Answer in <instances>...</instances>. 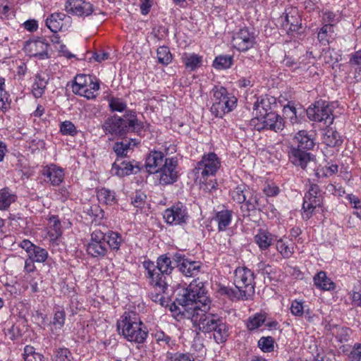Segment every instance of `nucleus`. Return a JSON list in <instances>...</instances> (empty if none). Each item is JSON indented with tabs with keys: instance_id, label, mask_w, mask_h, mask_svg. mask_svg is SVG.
I'll return each instance as SVG.
<instances>
[{
	"instance_id": "nucleus-61",
	"label": "nucleus",
	"mask_w": 361,
	"mask_h": 361,
	"mask_svg": "<svg viewBox=\"0 0 361 361\" xmlns=\"http://www.w3.org/2000/svg\"><path fill=\"white\" fill-rule=\"evenodd\" d=\"M49 224H51V228L54 231V234H52V235H55L56 237L60 236L62 233V231L61 224L59 217L57 216L52 215L49 217Z\"/></svg>"
},
{
	"instance_id": "nucleus-39",
	"label": "nucleus",
	"mask_w": 361,
	"mask_h": 361,
	"mask_svg": "<svg viewBox=\"0 0 361 361\" xmlns=\"http://www.w3.org/2000/svg\"><path fill=\"white\" fill-rule=\"evenodd\" d=\"M97 197L101 203L106 205H114L117 202L115 192L106 188H102L97 191Z\"/></svg>"
},
{
	"instance_id": "nucleus-43",
	"label": "nucleus",
	"mask_w": 361,
	"mask_h": 361,
	"mask_svg": "<svg viewBox=\"0 0 361 361\" xmlns=\"http://www.w3.org/2000/svg\"><path fill=\"white\" fill-rule=\"evenodd\" d=\"M233 58L230 55L217 56L213 61V67L218 70L227 69L231 67Z\"/></svg>"
},
{
	"instance_id": "nucleus-36",
	"label": "nucleus",
	"mask_w": 361,
	"mask_h": 361,
	"mask_svg": "<svg viewBox=\"0 0 361 361\" xmlns=\"http://www.w3.org/2000/svg\"><path fill=\"white\" fill-rule=\"evenodd\" d=\"M266 322L264 313H256L247 318L245 326L249 331H253L261 327Z\"/></svg>"
},
{
	"instance_id": "nucleus-60",
	"label": "nucleus",
	"mask_w": 361,
	"mask_h": 361,
	"mask_svg": "<svg viewBox=\"0 0 361 361\" xmlns=\"http://www.w3.org/2000/svg\"><path fill=\"white\" fill-rule=\"evenodd\" d=\"M106 233L100 230H94L90 235V240L88 243L106 244Z\"/></svg>"
},
{
	"instance_id": "nucleus-29",
	"label": "nucleus",
	"mask_w": 361,
	"mask_h": 361,
	"mask_svg": "<svg viewBox=\"0 0 361 361\" xmlns=\"http://www.w3.org/2000/svg\"><path fill=\"white\" fill-rule=\"evenodd\" d=\"M314 283L323 290H333L336 288L335 283L328 278L325 271H321L314 276Z\"/></svg>"
},
{
	"instance_id": "nucleus-16",
	"label": "nucleus",
	"mask_w": 361,
	"mask_h": 361,
	"mask_svg": "<svg viewBox=\"0 0 361 361\" xmlns=\"http://www.w3.org/2000/svg\"><path fill=\"white\" fill-rule=\"evenodd\" d=\"M19 247L23 249L27 254L28 258L37 263H44L48 258V252L30 240L25 239L20 242Z\"/></svg>"
},
{
	"instance_id": "nucleus-22",
	"label": "nucleus",
	"mask_w": 361,
	"mask_h": 361,
	"mask_svg": "<svg viewBox=\"0 0 361 361\" xmlns=\"http://www.w3.org/2000/svg\"><path fill=\"white\" fill-rule=\"evenodd\" d=\"M42 175L45 178V182L49 183L54 186L59 185L64 178L63 169L55 164H50L44 167Z\"/></svg>"
},
{
	"instance_id": "nucleus-23",
	"label": "nucleus",
	"mask_w": 361,
	"mask_h": 361,
	"mask_svg": "<svg viewBox=\"0 0 361 361\" xmlns=\"http://www.w3.org/2000/svg\"><path fill=\"white\" fill-rule=\"evenodd\" d=\"M288 157L294 165L300 166L302 169H305L307 164L312 160L310 153L296 147H290Z\"/></svg>"
},
{
	"instance_id": "nucleus-31",
	"label": "nucleus",
	"mask_w": 361,
	"mask_h": 361,
	"mask_svg": "<svg viewBox=\"0 0 361 361\" xmlns=\"http://www.w3.org/2000/svg\"><path fill=\"white\" fill-rule=\"evenodd\" d=\"M17 200L16 195L8 187L0 190V210H7Z\"/></svg>"
},
{
	"instance_id": "nucleus-50",
	"label": "nucleus",
	"mask_w": 361,
	"mask_h": 361,
	"mask_svg": "<svg viewBox=\"0 0 361 361\" xmlns=\"http://www.w3.org/2000/svg\"><path fill=\"white\" fill-rule=\"evenodd\" d=\"M276 249L283 257V258H289L294 252L293 246H290L282 238L279 239L276 243Z\"/></svg>"
},
{
	"instance_id": "nucleus-58",
	"label": "nucleus",
	"mask_w": 361,
	"mask_h": 361,
	"mask_svg": "<svg viewBox=\"0 0 361 361\" xmlns=\"http://www.w3.org/2000/svg\"><path fill=\"white\" fill-rule=\"evenodd\" d=\"M348 358L350 361H361V343H355L352 346Z\"/></svg>"
},
{
	"instance_id": "nucleus-59",
	"label": "nucleus",
	"mask_w": 361,
	"mask_h": 361,
	"mask_svg": "<svg viewBox=\"0 0 361 361\" xmlns=\"http://www.w3.org/2000/svg\"><path fill=\"white\" fill-rule=\"evenodd\" d=\"M305 307L302 302L295 300L291 303L290 312L294 316L302 317L305 312Z\"/></svg>"
},
{
	"instance_id": "nucleus-9",
	"label": "nucleus",
	"mask_w": 361,
	"mask_h": 361,
	"mask_svg": "<svg viewBox=\"0 0 361 361\" xmlns=\"http://www.w3.org/2000/svg\"><path fill=\"white\" fill-rule=\"evenodd\" d=\"M322 196L319 187L317 184H311L309 190L305 193L302 204V219H310L317 207H321Z\"/></svg>"
},
{
	"instance_id": "nucleus-62",
	"label": "nucleus",
	"mask_w": 361,
	"mask_h": 361,
	"mask_svg": "<svg viewBox=\"0 0 361 361\" xmlns=\"http://www.w3.org/2000/svg\"><path fill=\"white\" fill-rule=\"evenodd\" d=\"M5 336L8 339L15 341L20 336V329L12 324L9 328L5 329Z\"/></svg>"
},
{
	"instance_id": "nucleus-8",
	"label": "nucleus",
	"mask_w": 361,
	"mask_h": 361,
	"mask_svg": "<svg viewBox=\"0 0 361 361\" xmlns=\"http://www.w3.org/2000/svg\"><path fill=\"white\" fill-rule=\"evenodd\" d=\"M157 179L161 185H167L177 181L179 172L178 160L175 157L165 159L164 164L155 172Z\"/></svg>"
},
{
	"instance_id": "nucleus-56",
	"label": "nucleus",
	"mask_w": 361,
	"mask_h": 361,
	"mask_svg": "<svg viewBox=\"0 0 361 361\" xmlns=\"http://www.w3.org/2000/svg\"><path fill=\"white\" fill-rule=\"evenodd\" d=\"M86 85H87L86 76L84 75H78L72 86L73 92L74 94L80 93V90H82V88H85Z\"/></svg>"
},
{
	"instance_id": "nucleus-14",
	"label": "nucleus",
	"mask_w": 361,
	"mask_h": 361,
	"mask_svg": "<svg viewBox=\"0 0 361 361\" xmlns=\"http://www.w3.org/2000/svg\"><path fill=\"white\" fill-rule=\"evenodd\" d=\"M254 32L247 27L240 29L234 34L232 39L233 47L239 51H246L255 44Z\"/></svg>"
},
{
	"instance_id": "nucleus-20",
	"label": "nucleus",
	"mask_w": 361,
	"mask_h": 361,
	"mask_svg": "<svg viewBox=\"0 0 361 361\" xmlns=\"http://www.w3.org/2000/svg\"><path fill=\"white\" fill-rule=\"evenodd\" d=\"M258 121L262 123V126L257 127L258 130L269 129L277 133L284 128L283 119L274 111H270L269 114L260 117Z\"/></svg>"
},
{
	"instance_id": "nucleus-5",
	"label": "nucleus",
	"mask_w": 361,
	"mask_h": 361,
	"mask_svg": "<svg viewBox=\"0 0 361 361\" xmlns=\"http://www.w3.org/2000/svg\"><path fill=\"white\" fill-rule=\"evenodd\" d=\"M212 105L210 111L216 117L222 118L232 111L237 105V98L222 86H214L212 90Z\"/></svg>"
},
{
	"instance_id": "nucleus-28",
	"label": "nucleus",
	"mask_w": 361,
	"mask_h": 361,
	"mask_svg": "<svg viewBox=\"0 0 361 361\" xmlns=\"http://www.w3.org/2000/svg\"><path fill=\"white\" fill-rule=\"evenodd\" d=\"M254 240L261 250H266L275 240V236L266 230L259 229L255 235Z\"/></svg>"
},
{
	"instance_id": "nucleus-21",
	"label": "nucleus",
	"mask_w": 361,
	"mask_h": 361,
	"mask_svg": "<svg viewBox=\"0 0 361 361\" xmlns=\"http://www.w3.org/2000/svg\"><path fill=\"white\" fill-rule=\"evenodd\" d=\"M276 106V98L269 95L262 96L257 98L254 104V111H255L256 119L269 114L270 111H274V108Z\"/></svg>"
},
{
	"instance_id": "nucleus-44",
	"label": "nucleus",
	"mask_w": 361,
	"mask_h": 361,
	"mask_svg": "<svg viewBox=\"0 0 361 361\" xmlns=\"http://www.w3.org/2000/svg\"><path fill=\"white\" fill-rule=\"evenodd\" d=\"M183 61L186 68L190 69V71H195L201 66L202 58L197 54H192L186 55L183 58Z\"/></svg>"
},
{
	"instance_id": "nucleus-47",
	"label": "nucleus",
	"mask_w": 361,
	"mask_h": 361,
	"mask_svg": "<svg viewBox=\"0 0 361 361\" xmlns=\"http://www.w3.org/2000/svg\"><path fill=\"white\" fill-rule=\"evenodd\" d=\"M72 353L67 348H59L54 352V361H72Z\"/></svg>"
},
{
	"instance_id": "nucleus-30",
	"label": "nucleus",
	"mask_w": 361,
	"mask_h": 361,
	"mask_svg": "<svg viewBox=\"0 0 361 361\" xmlns=\"http://www.w3.org/2000/svg\"><path fill=\"white\" fill-rule=\"evenodd\" d=\"M232 216V211L228 209L221 210L216 214L213 220L217 223L219 231L226 230L231 222Z\"/></svg>"
},
{
	"instance_id": "nucleus-38",
	"label": "nucleus",
	"mask_w": 361,
	"mask_h": 361,
	"mask_svg": "<svg viewBox=\"0 0 361 361\" xmlns=\"http://www.w3.org/2000/svg\"><path fill=\"white\" fill-rule=\"evenodd\" d=\"M154 290L152 291L149 294L150 298L152 300L156 303L159 304L162 307H165L168 305L167 297L165 296L166 291L168 288H163L161 290L157 286L156 284H151Z\"/></svg>"
},
{
	"instance_id": "nucleus-40",
	"label": "nucleus",
	"mask_w": 361,
	"mask_h": 361,
	"mask_svg": "<svg viewBox=\"0 0 361 361\" xmlns=\"http://www.w3.org/2000/svg\"><path fill=\"white\" fill-rule=\"evenodd\" d=\"M86 250L93 257H104L108 252L106 244L102 243H87Z\"/></svg>"
},
{
	"instance_id": "nucleus-45",
	"label": "nucleus",
	"mask_w": 361,
	"mask_h": 361,
	"mask_svg": "<svg viewBox=\"0 0 361 361\" xmlns=\"http://www.w3.org/2000/svg\"><path fill=\"white\" fill-rule=\"evenodd\" d=\"M24 361H44V357L42 354L35 351L34 347L25 345L23 353Z\"/></svg>"
},
{
	"instance_id": "nucleus-27",
	"label": "nucleus",
	"mask_w": 361,
	"mask_h": 361,
	"mask_svg": "<svg viewBox=\"0 0 361 361\" xmlns=\"http://www.w3.org/2000/svg\"><path fill=\"white\" fill-rule=\"evenodd\" d=\"M293 141L296 148L303 150H310L314 146L312 135L309 134L307 130H300L294 137Z\"/></svg>"
},
{
	"instance_id": "nucleus-64",
	"label": "nucleus",
	"mask_w": 361,
	"mask_h": 361,
	"mask_svg": "<svg viewBox=\"0 0 361 361\" xmlns=\"http://www.w3.org/2000/svg\"><path fill=\"white\" fill-rule=\"evenodd\" d=\"M301 63L302 62L298 63L295 59L288 56H286L285 59L283 61V64L286 67H288L291 69H297L301 68Z\"/></svg>"
},
{
	"instance_id": "nucleus-52",
	"label": "nucleus",
	"mask_w": 361,
	"mask_h": 361,
	"mask_svg": "<svg viewBox=\"0 0 361 361\" xmlns=\"http://www.w3.org/2000/svg\"><path fill=\"white\" fill-rule=\"evenodd\" d=\"M154 338L158 343L160 345H161V343L165 344L170 348H173L176 345L175 340H173L169 336L166 335L163 331H157L154 334Z\"/></svg>"
},
{
	"instance_id": "nucleus-34",
	"label": "nucleus",
	"mask_w": 361,
	"mask_h": 361,
	"mask_svg": "<svg viewBox=\"0 0 361 361\" xmlns=\"http://www.w3.org/2000/svg\"><path fill=\"white\" fill-rule=\"evenodd\" d=\"M218 293L221 295L228 297L231 300H247L248 298L243 295V293L239 288H230L225 286H220Z\"/></svg>"
},
{
	"instance_id": "nucleus-18",
	"label": "nucleus",
	"mask_w": 361,
	"mask_h": 361,
	"mask_svg": "<svg viewBox=\"0 0 361 361\" xmlns=\"http://www.w3.org/2000/svg\"><path fill=\"white\" fill-rule=\"evenodd\" d=\"M66 11L78 16L87 17L93 13L94 6L83 0H69L66 4Z\"/></svg>"
},
{
	"instance_id": "nucleus-4",
	"label": "nucleus",
	"mask_w": 361,
	"mask_h": 361,
	"mask_svg": "<svg viewBox=\"0 0 361 361\" xmlns=\"http://www.w3.org/2000/svg\"><path fill=\"white\" fill-rule=\"evenodd\" d=\"M172 258L166 254L160 255L157 259V264L151 260H145L142 262V267L145 270V276L149 280V284H156L163 290L168 288L165 275H169L176 267Z\"/></svg>"
},
{
	"instance_id": "nucleus-25",
	"label": "nucleus",
	"mask_w": 361,
	"mask_h": 361,
	"mask_svg": "<svg viewBox=\"0 0 361 361\" xmlns=\"http://www.w3.org/2000/svg\"><path fill=\"white\" fill-rule=\"evenodd\" d=\"M163 152L159 151L151 152L146 158L145 166L149 173H155L158 168H161L165 161Z\"/></svg>"
},
{
	"instance_id": "nucleus-63",
	"label": "nucleus",
	"mask_w": 361,
	"mask_h": 361,
	"mask_svg": "<svg viewBox=\"0 0 361 361\" xmlns=\"http://www.w3.org/2000/svg\"><path fill=\"white\" fill-rule=\"evenodd\" d=\"M279 191V187L274 183H267L263 188L264 193L268 197L276 196Z\"/></svg>"
},
{
	"instance_id": "nucleus-32",
	"label": "nucleus",
	"mask_w": 361,
	"mask_h": 361,
	"mask_svg": "<svg viewBox=\"0 0 361 361\" xmlns=\"http://www.w3.org/2000/svg\"><path fill=\"white\" fill-rule=\"evenodd\" d=\"M66 15L63 13H54L48 17L46 20V25L51 32L56 33L63 26V20Z\"/></svg>"
},
{
	"instance_id": "nucleus-54",
	"label": "nucleus",
	"mask_w": 361,
	"mask_h": 361,
	"mask_svg": "<svg viewBox=\"0 0 361 361\" xmlns=\"http://www.w3.org/2000/svg\"><path fill=\"white\" fill-rule=\"evenodd\" d=\"M109 107L112 111L122 112L126 109V104L122 99L112 97L109 99Z\"/></svg>"
},
{
	"instance_id": "nucleus-17",
	"label": "nucleus",
	"mask_w": 361,
	"mask_h": 361,
	"mask_svg": "<svg viewBox=\"0 0 361 361\" xmlns=\"http://www.w3.org/2000/svg\"><path fill=\"white\" fill-rule=\"evenodd\" d=\"M49 44L42 39L29 40L24 46L25 51L30 56L38 57L39 59H44L48 56Z\"/></svg>"
},
{
	"instance_id": "nucleus-7",
	"label": "nucleus",
	"mask_w": 361,
	"mask_h": 361,
	"mask_svg": "<svg viewBox=\"0 0 361 361\" xmlns=\"http://www.w3.org/2000/svg\"><path fill=\"white\" fill-rule=\"evenodd\" d=\"M307 116L311 121L315 122H323L326 126H329L334 122L332 108L328 102L324 100L317 101L313 106L307 109Z\"/></svg>"
},
{
	"instance_id": "nucleus-33",
	"label": "nucleus",
	"mask_w": 361,
	"mask_h": 361,
	"mask_svg": "<svg viewBox=\"0 0 361 361\" xmlns=\"http://www.w3.org/2000/svg\"><path fill=\"white\" fill-rule=\"evenodd\" d=\"M106 243L108 244L109 247L113 252H117L121 246L124 243V239L122 235L118 232L109 231L106 233Z\"/></svg>"
},
{
	"instance_id": "nucleus-37",
	"label": "nucleus",
	"mask_w": 361,
	"mask_h": 361,
	"mask_svg": "<svg viewBox=\"0 0 361 361\" xmlns=\"http://www.w3.org/2000/svg\"><path fill=\"white\" fill-rule=\"evenodd\" d=\"M323 142L329 147H334L340 146L343 140L340 134L332 128L327 129L323 136Z\"/></svg>"
},
{
	"instance_id": "nucleus-26",
	"label": "nucleus",
	"mask_w": 361,
	"mask_h": 361,
	"mask_svg": "<svg viewBox=\"0 0 361 361\" xmlns=\"http://www.w3.org/2000/svg\"><path fill=\"white\" fill-rule=\"evenodd\" d=\"M140 143L135 139L123 140L114 143L113 150L116 154V159H124L128 154L133 149V147Z\"/></svg>"
},
{
	"instance_id": "nucleus-53",
	"label": "nucleus",
	"mask_w": 361,
	"mask_h": 361,
	"mask_svg": "<svg viewBox=\"0 0 361 361\" xmlns=\"http://www.w3.org/2000/svg\"><path fill=\"white\" fill-rule=\"evenodd\" d=\"M346 199L349 201L353 208L357 210L354 212V214L361 219V200L353 194L347 195Z\"/></svg>"
},
{
	"instance_id": "nucleus-55",
	"label": "nucleus",
	"mask_w": 361,
	"mask_h": 361,
	"mask_svg": "<svg viewBox=\"0 0 361 361\" xmlns=\"http://www.w3.org/2000/svg\"><path fill=\"white\" fill-rule=\"evenodd\" d=\"M66 313L63 310H59L56 311L51 324L56 329H61L65 323Z\"/></svg>"
},
{
	"instance_id": "nucleus-3",
	"label": "nucleus",
	"mask_w": 361,
	"mask_h": 361,
	"mask_svg": "<svg viewBox=\"0 0 361 361\" xmlns=\"http://www.w3.org/2000/svg\"><path fill=\"white\" fill-rule=\"evenodd\" d=\"M117 331L126 341L136 344L145 342L148 330L134 312H125L117 321Z\"/></svg>"
},
{
	"instance_id": "nucleus-57",
	"label": "nucleus",
	"mask_w": 361,
	"mask_h": 361,
	"mask_svg": "<svg viewBox=\"0 0 361 361\" xmlns=\"http://www.w3.org/2000/svg\"><path fill=\"white\" fill-rule=\"evenodd\" d=\"M60 131L65 135H75L77 133L76 128L74 124L68 121L62 122L60 125Z\"/></svg>"
},
{
	"instance_id": "nucleus-49",
	"label": "nucleus",
	"mask_w": 361,
	"mask_h": 361,
	"mask_svg": "<svg viewBox=\"0 0 361 361\" xmlns=\"http://www.w3.org/2000/svg\"><path fill=\"white\" fill-rule=\"evenodd\" d=\"M334 32L332 24H325L318 32V39L322 44L329 43V37Z\"/></svg>"
},
{
	"instance_id": "nucleus-42",
	"label": "nucleus",
	"mask_w": 361,
	"mask_h": 361,
	"mask_svg": "<svg viewBox=\"0 0 361 361\" xmlns=\"http://www.w3.org/2000/svg\"><path fill=\"white\" fill-rule=\"evenodd\" d=\"M250 188L244 185H238L231 192V196L234 201L239 204H243L249 196Z\"/></svg>"
},
{
	"instance_id": "nucleus-11",
	"label": "nucleus",
	"mask_w": 361,
	"mask_h": 361,
	"mask_svg": "<svg viewBox=\"0 0 361 361\" xmlns=\"http://www.w3.org/2000/svg\"><path fill=\"white\" fill-rule=\"evenodd\" d=\"M173 260L178 270L186 277L197 276L202 267L201 262L192 260L178 252L173 255Z\"/></svg>"
},
{
	"instance_id": "nucleus-2",
	"label": "nucleus",
	"mask_w": 361,
	"mask_h": 361,
	"mask_svg": "<svg viewBox=\"0 0 361 361\" xmlns=\"http://www.w3.org/2000/svg\"><path fill=\"white\" fill-rule=\"evenodd\" d=\"M102 128L106 135L123 137L129 133H135L140 135L145 129L143 122L139 121L136 112L128 111L123 116L113 115L107 117Z\"/></svg>"
},
{
	"instance_id": "nucleus-6",
	"label": "nucleus",
	"mask_w": 361,
	"mask_h": 361,
	"mask_svg": "<svg viewBox=\"0 0 361 361\" xmlns=\"http://www.w3.org/2000/svg\"><path fill=\"white\" fill-rule=\"evenodd\" d=\"M255 276L254 273L245 267H239L235 269L234 273V284L236 288H239L243 293L244 297L250 299L255 294Z\"/></svg>"
},
{
	"instance_id": "nucleus-35",
	"label": "nucleus",
	"mask_w": 361,
	"mask_h": 361,
	"mask_svg": "<svg viewBox=\"0 0 361 361\" xmlns=\"http://www.w3.org/2000/svg\"><path fill=\"white\" fill-rule=\"evenodd\" d=\"M48 84V80L41 74L37 73L35 76V81L32 85V92L35 98H40L44 93Z\"/></svg>"
},
{
	"instance_id": "nucleus-1",
	"label": "nucleus",
	"mask_w": 361,
	"mask_h": 361,
	"mask_svg": "<svg viewBox=\"0 0 361 361\" xmlns=\"http://www.w3.org/2000/svg\"><path fill=\"white\" fill-rule=\"evenodd\" d=\"M211 303L212 300L202 283H190L183 294L176 299L171 310L177 316L191 317L193 326L197 330L210 334L214 324L223 319L210 311Z\"/></svg>"
},
{
	"instance_id": "nucleus-10",
	"label": "nucleus",
	"mask_w": 361,
	"mask_h": 361,
	"mask_svg": "<svg viewBox=\"0 0 361 361\" xmlns=\"http://www.w3.org/2000/svg\"><path fill=\"white\" fill-rule=\"evenodd\" d=\"M278 23L288 35H293L301 29L302 19L298 9L295 7H290L286 8L278 19Z\"/></svg>"
},
{
	"instance_id": "nucleus-15",
	"label": "nucleus",
	"mask_w": 361,
	"mask_h": 361,
	"mask_svg": "<svg viewBox=\"0 0 361 361\" xmlns=\"http://www.w3.org/2000/svg\"><path fill=\"white\" fill-rule=\"evenodd\" d=\"M141 170V164L135 160L116 159L111 169L113 176L124 177L130 174H137Z\"/></svg>"
},
{
	"instance_id": "nucleus-19",
	"label": "nucleus",
	"mask_w": 361,
	"mask_h": 361,
	"mask_svg": "<svg viewBox=\"0 0 361 361\" xmlns=\"http://www.w3.org/2000/svg\"><path fill=\"white\" fill-rule=\"evenodd\" d=\"M263 197L260 194L250 190L249 196L247 200L240 206V212L242 215L245 216H250L251 212H255L256 210L262 211L264 209V204L262 202Z\"/></svg>"
},
{
	"instance_id": "nucleus-13",
	"label": "nucleus",
	"mask_w": 361,
	"mask_h": 361,
	"mask_svg": "<svg viewBox=\"0 0 361 361\" xmlns=\"http://www.w3.org/2000/svg\"><path fill=\"white\" fill-rule=\"evenodd\" d=\"M163 217L169 225H184L188 222L190 216L187 207L178 202L165 209Z\"/></svg>"
},
{
	"instance_id": "nucleus-46",
	"label": "nucleus",
	"mask_w": 361,
	"mask_h": 361,
	"mask_svg": "<svg viewBox=\"0 0 361 361\" xmlns=\"http://www.w3.org/2000/svg\"><path fill=\"white\" fill-rule=\"evenodd\" d=\"M157 55L159 63L163 65H168L172 61V54L167 47H159L157 49Z\"/></svg>"
},
{
	"instance_id": "nucleus-41",
	"label": "nucleus",
	"mask_w": 361,
	"mask_h": 361,
	"mask_svg": "<svg viewBox=\"0 0 361 361\" xmlns=\"http://www.w3.org/2000/svg\"><path fill=\"white\" fill-rule=\"evenodd\" d=\"M275 340L272 336H262L257 341V347L265 353H269L274 351Z\"/></svg>"
},
{
	"instance_id": "nucleus-51",
	"label": "nucleus",
	"mask_w": 361,
	"mask_h": 361,
	"mask_svg": "<svg viewBox=\"0 0 361 361\" xmlns=\"http://www.w3.org/2000/svg\"><path fill=\"white\" fill-rule=\"evenodd\" d=\"M283 114L286 118H288L292 123L298 122V110L292 102H288L283 106Z\"/></svg>"
},
{
	"instance_id": "nucleus-24",
	"label": "nucleus",
	"mask_w": 361,
	"mask_h": 361,
	"mask_svg": "<svg viewBox=\"0 0 361 361\" xmlns=\"http://www.w3.org/2000/svg\"><path fill=\"white\" fill-rule=\"evenodd\" d=\"M230 336L229 327L224 319L214 324L210 330V337H213L215 343L221 344L225 343Z\"/></svg>"
},
{
	"instance_id": "nucleus-48",
	"label": "nucleus",
	"mask_w": 361,
	"mask_h": 361,
	"mask_svg": "<svg viewBox=\"0 0 361 361\" xmlns=\"http://www.w3.org/2000/svg\"><path fill=\"white\" fill-rule=\"evenodd\" d=\"M166 361H195V359L193 356L188 353L167 352L166 354Z\"/></svg>"
},
{
	"instance_id": "nucleus-12",
	"label": "nucleus",
	"mask_w": 361,
	"mask_h": 361,
	"mask_svg": "<svg viewBox=\"0 0 361 361\" xmlns=\"http://www.w3.org/2000/svg\"><path fill=\"white\" fill-rule=\"evenodd\" d=\"M221 166V162L217 155L214 152L204 154L197 163L194 171L204 179L209 176H214Z\"/></svg>"
}]
</instances>
